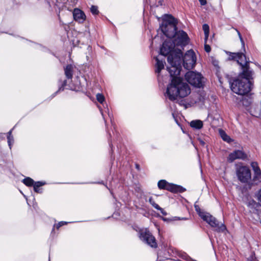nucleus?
Listing matches in <instances>:
<instances>
[{"mask_svg": "<svg viewBox=\"0 0 261 261\" xmlns=\"http://www.w3.org/2000/svg\"><path fill=\"white\" fill-rule=\"evenodd\" d=\"M232 57L233 59H236L238 64L241 66L242 72H243L244 69H245V68H246L249 71H252L250 69L249 66V59H247L246 56L244 54L240 53H233Z\"/></svg>", "mask_w": 261, "mask_h": 261, "instance_id": "9d476101", "label": "nucleus"}, {"mask_svg": "<svg viewBox=\"0 0 261 261\" xmlns=\"http://www.w3.org/2000/svg\"><path fill=\"white\" fill-rule=\"evenodd\" d=\"M158 187L161 189H166L171 192H176L178 191L179 187L174 185H171L168 183L165 180H161L158 182Z\"/></svg>", "mask_w": 261, "mask_h": 261, "instance_id": "ddd939ff", "label": "nucleus"}, {"mask_svg": "<svg viewBox=\"0 0 261 261\" xmlns=\"http://www.w3.org/2000/svg\"><path fill=\"white\" fill-rule=\"evenodd\" d=\"M202 29L204 33L205 40H206L208 37L209 26L207 24H204Z\"/></svg>", "mask_w": 261, "mask_h": 261, "instance_id": "6ab92c4d", "label": "nucleus"}, {"mask_svg": "<svg viewBox=\"0 0 261 261\" xmlns=\"http://www.w3.org/2000/svg\"><path fill=\"white\" fill-rule=\"evenodd\" d=\"M156 210H160L161 211V213L164 216H166L167 215V213L162 208H161L160 206L159 208H156Z\"/></svg>", "mask_w": 261, "mask_h": 261, "instance_id": "c85d7f7f", "label": "nucleus"}, {"mask_svg": "<svg viewBox=\"0 0 261 261\" xmlns=\"http://www.w3.org/2000/svg\"><path fill=\"white\" fill-rule=\"evenodd\" d=\"M45 184L44 182L41 181H38L34 184V189H36V188H39L40 187L43 186Z\"/></svg>", "mask_w": 261, "mask_h": 261, "instance_id": "393cba45", "label": "nucleus"}, {"mask_svg": "<svg viewBox=\"0 0 261 261\" xmlns=\"http://www.w3.org/2000/svg\"><path fill=\"white\" fill-rule=\"evenodd\" d=\"M252 202L254 203V204H256V203L254 201L252 200Z\"/></svg>", "mask_w": 261, "mask_h": 261, "instance_id": "e433bc0d", "label": "nucleus"}, {"mask_svg": "<svg viewBox=\"0 0 261 261\" xmlns=\"http://www.w3.org/2000/svg\"><path fill=\"white\" fill-rule=\"evenodd\" d=\"M201 218L206 221L214 230L219 232H223L226 230V226L223 223H219L217 219L210 215L206 213L205 214H201Z\"/></svg>", "mask_w": 261, "mask_h": 261, "instance_id": "0eeeda50", "label": "nucleus"}, {"mask_svg": "<svg viewBox=\"0 0 261 261\" xmlns=\"http://www.w3.org/2000/svg\"><path fill=\"white\" fill-rule=\"evenodd\" d=\"M23 182L27 186H32L34 185V180L30 177H27L23 180Z\"/></svg>", "mask_w": 261, "mask_h": 261, "instance_id": "aec40b11", "label": "nucleus"}, {"mask_svg": "<svg viewBox=\"0 0 261 261\" xmlns=\"http://www.w3.org/2000/svg\"><path fill=\"white\" fill-rule=\"evenodd\" d=\"M251 166L253 171V181L257 184L261 181V170L256 162H253L251 164Z\"/></svg>", "mask_w": 261, "mask_h": 261, "instance_id": "f8f14e48", "label": "nucleus"}, {"mask_svg": "<svg viewBox=\"0 0 261 261\" xmlns=\"http://www.w3.org/2000/svg\"><path fill=\"white\" fill-rule=\"evenodd\" d=\"M201 144H204V142H201Z\"/></svg>", "mask_w": 261, "mask_h": 261, "instance_id": "ea45409f", "label": "nucleus"}, {"mask_svg": "<svg viewBox=\"0 0 261 261\" xmlns=\"http://www.w3.org/2000/svg\"><path fill=\"white\" fill-rule=\"evenodd\" d=\"M187 81L192 86L200 88L203 85V77L202 75L194 71H189L185 74Z\"/></svg>", "mask_w": 261, "mask_h": 261, "instance_id": "6e6552de", "label": "nucleus"}, {"mask_svg": "<svg viewBox=\"0 0 261 261\" xmlns=\"http://www.w3.org/2000/svg\"><path fill=\"white\" fill-rule=\"evenodd\" d=\"M176 20L171 15L165 16L160 28L165 35L168 38L173 37L177 31Z\"/></svg>", "mask_w": 261, "mask_h": 261, "instance_id": "20e7f679", "label": "nucleus"}, {"mask_svg": "<svg viewBox=\"0 0 261 261\" xmlns=\"http://www.w3.org/2000/svg\"><path fill=\"white\" fill-rule=\"evenodd\" d=\"M155 59L156 62L155 64V72L159 74L161 71L164 68L165 62V61L159 60V59L157 57H155Z\"/></svg>", "mask_w": 261, "mask_h": 261, "instance_id": "2eb2a0df", "label": "nucleus"}, {"mask_svg": "<svg viewBox=\"0 0 261 261\" xmlns=\"http://www.w3.org/2000/svg\"><path fill=\"white\" fill-rule=\"evenodd\" d=\"M195 211L197 212V213L198 214V215H199V216L201 218L202 214H205L206 213L205 212L201 211L198 205H195Z\"/></svg>", "mask_w": 261, "mask_h": 261, "instance_id": "4be33fe9", "label": "nucleus"}, {"mask_svg": "<svg viewBox=\"0 0 261 261\" xmlns=\"http://www.w3.org/2000/svg\"><path fill=\"white\" fill-rule=\"evenodd\" d=\"M250 112H251V114H252V115L256 116V114H257L254 113L253 112V111H252V108H251V111H250Z\"/></svg>", "mask_w": 261, "mask_h": 261, "instance_id": "473e14b6", "label": "nucleus"}, {"mask_svg": "<svg viewBox=\"0 0 261 261\" xmlns=\"http://www.w3.org/2000/svg\"><path fill=\"white\" fill-rule=\"evenodd\" d=\"M204 49L207 53H209L211 51V47L207 44L204 45Z\"/></svg>", "mask_w": 261, "mask_h": 261, "instance_id": "cd10ccee", "label": "nucleus"}, {"mask_svg": "<svg viewBox=\"0 0 261 261\" xmlns=\"http://www.w3.org/2000/svg\"><path fill=\"white\" fill-rule=\"evenodd\" d=\"M159 3H160V4H161V5H162V2L160 1V2H159Z\"/></svg>", "mask_w": 261, "mask_h": 261, "instance_id": "4c0bfd02", "label": "nucleus"}, {"mask_svg": "<svg viewBox=\"0 0 261 261\" xmlns=\"http://www.w3.org/2000/svg\"><path fill=\"white\" fill-rule=\"evenodd\" d=\"M201 144H204V142H201Z\"/></svg>", "mask_w": 261, "mask_h": 261, "instance_id": "58836bf2", "label": "nucleus"}, {"mask_svg": "<svg viewBox=\"0 0 261 261\" xmlns=\"http://www.w3.org/2000/svg\"><path fill=\"white\" fill-rule=\"evenodd\" d=\"M149 201L150 203L155 208H159L160 206L157 204L153 200L152 198H150L149 199Z\"/></svg>", "mask_w": 261, "mask_h": 261, "instance_id": "b1692460", "label": "nucleus"}, {"mask_svg": "<svg viewBox=\"0 0 261 261\" xmlns=\"http://www.w3.org/2000/svg\"><path fill=\"white\" fill-rule=\"evenodd\" d=\"M96 99L98 102L100 103H102L105 100V97L102 94L98 93L96 95Z\"/></svg>", "mask_w": 261, "mask_h": 261, "instance_id": "412c9836", "label": "nucleus"}, {"mask_svg": "<svg viewBox=\"0 0 261 261\" xmlns=\"http://www.w3.org/2000/svg\"><path fill=\"white\" fill-rule=\"evenodd\" d=\"M219 133L222 139L227 142H231L230 138L225 133V132L222 129H219Z\"/></svg>", "mask_w": 261, "mask_h": 261, "instance_id": "a211bd4d", "label": "nucleus"}, {"mask_svg": "<svg viewBox=\"0 0 261 261\" xmlns=\"http://www.w3.org/2000/svg\"><path fill=\"white\" fill-rule=\"evenodd\" d=\"M190 125L193 128L199 129L203 127V122L200 120H193L190 122Z\"/></svg>", "mask_w": 261, "mask_h": 261, "instance_id": "f3484780", "label": "nucleus"}, {"mask_svg": "<svg viewBox=\"0 0 261 261\" xmlns=\"http://www.w3.org/2000/svg\"><path fill=\"white\" fill-rule=\"evenodd\" d=\"M246 158L247 155L244 151L241 150H236L229 154L227 160L231 163L237 159L245 160Z\"/></svg>", "mask_w": 261, "mask_h": 261, "instance_id": "9b49d317", "label": "nucleus"}, {"mask_svg": "<svg viewBox=\"0 0 261 261\" xmlns=\"http://www.w3.org/2000/svg\"><path fill=\"white\" fill-rule=\"evenodd\" d=\"M73 68L74 67L73 65L71 64L67 65L64 68L65 74L67 79H72L73 76Z\"/></svg>", "mask_w": 261, "mask_h": 261, "instance_id": "dca6fc26", "label": "nucleus"}, {"mask_svg": "<svg viewBox=\"0 0 261 261\" xmlns=\"http://www.w3.org/2000/svg\"><path fill=\"white\" fill-rule=\"evenodd\" d=\"M34 191L36 192H39V189L38 188H36V189H34Z\"/></svg>", "mask_w": 261, "mask_h": 261, "instance_id": "f704fd0d", "label": "nucleus"}, {"mask_svg": "<svg viewBox=\"0 0 261 261\" xmlns=\"http://www.w3.org/2000/svg\"><path fill=\"white\" fill-rule=\"evenodd\" d=\"M253 74V71H249L245 68L243 72H241L231 83V90L239 95L247 94L252 89V84L250 80L252 79Z\"/></svg>", "mask_w": 261, "mask_h": 261, "instance_id": "7ed1b4c3", "label": "nucleus"}, {"mask_svg": "<svg viewBox=\"0 0 261 261\" xmlns=\"http://www.w3.org/2000/svg\"><path fill=\"white\" fill-rule=\"evenodd\" d=\"M254 215H255V216L257 217V219L256 220V221H257V220H258V219H259V217H258V215L257 214H254Z\"/></svg>", "mask_w": 261, "mask_h": 261, "instance_id": "72a5a7b5", "label": "nucleus"}, {"mask_svg": "<svg viewBox=\"0 0 261 261\" xmlns=\"http://www.w3.org/2000/svg\"><path fill=\"white\" fill-rule=\"evenodd\" d=\"M91 12L94 15H96L98 13L99 11L96 6H92L91 8Z\"/></svg>", "mask_w": 261, "mask_h": 261, "instance_id": "5701e85b", "label": "nucleus"}, {"mask_svg": "<svg viewBox=\"0 0 261 261\" xmlns=\"http://www.w3.org/2000/svg\"><path fill=\"white\" fill-rule=\"evenodd\" d=\"M235 30H236V31H237V33H238V36L239 37V38H240L242 43L244 45V41L243 40V38L242 37V36L241 35L240 32L237 29H235Z\"/></svg>", "mask_w": 261, "mask_h": 261, "instance_id": "bb28decb", "label": "nucleus"}, {"mask_svg": "<svg viewBox=\"0 0 261 261\" xmlns=\"http://www.w3.org/2000/svg\"><path fill=\"white\" fill-rule=\"evenodd\" d=\"M200 4L202 6L206 5V0H199Z\"/></svg>", "mask_w": 261, "mask_h": 261, "instance_id": "7c9ffc66", "label": "nucleus"}, {"mask_svg": "<svg viewBox=\"0 0 261 261\" xmlns=\"http://www.w3.org/2000/svg\"><path fill=\"white\" fill-rule=\"evenodd\" d=\"M73 16L75 21L79 23H83L86 18L84 12L77 8L74 9L73 11Z\"/></svg>", "mask_w": 261, "mask_h": 261, "instance_id": "4468645a", "label": "nucleus"}, {"mask_svg": "<svg viewBox=\"0 0 261 261\" xmlns=\"http://www.w3.org/2000/svg\"><path fill=\"white\" fill-rule=\"evenodd\" d=\"M236 173L238 180L242 183L247 184L251 179V171L246 166L238 165Z\"/></svg>", "mask_w": 261, "mask_h": 261, "instance_id": "423d86ee", "label": "nucleus"}, {"mask_svg": "<svg viewBox=\"0 0 261 261\" xmlns=\"http://www.w3.org/2000/svg\"><path fill=\"white\" fill-rule=\"evenodd\" d=\"M65 224H67V222H63V221L59 222L57 225V228H59L60 227H61V226H62L63 225H64Z\"/></svg>", "mask_w": 261, "mask_h": 261, "instance_id": "c756f323", "label": "nucleus"}, {"mask_svg": "<svg viewBox=\"0 0 261 261\" xmlns=\"http://www.w3.org/2000/svg\"><path fill=\"white\" fill-rule=\"evenodd\" d=\"M189 42L187 34L182 30L177 31L173 36V39H168L164 42L160 49L161 54L168 57V62L170 65H174L176 57L180 59L181 49L187 45Z\"/></svg>", "mask_w": 261, "mask_h": 261, "instance_id": "f03ea898", "label": "nucleus"}, {"mask_svg": "<svg viewBox=\"0 0 261 261\" xmlns=\"http://www.w3.org/2000/svg\"><path fill=\"white\" fill-rule=\"evenodd\" d=\"M181 57H182V64L185 68L191 69L195 67L197 58L195 53L193 50L190 49L188 50L184 56L181 54L180 58ZM180 64H181V62ZM180 70L181 65H180Z\"/></svg>", "mask_w": 261, "mask_h": 261, "instance_id": "39448f33", "label": "nucleus"}, {"mask_svg": "<svg viewBox=\"0 0 261 261\" xmlns=\"http://www.w3.org/2000/svg\"><path fill=\"white\" fill-rule=\"evenodd\" d=\"M140 238L143 242L152 248L157 247V243L155 238L147 229H142L140 232Z\"/></svg>", "mask_w": 261, "mask_h": 261, "instance_id": "1a4fd4ad", "label": "nucleus"}, {"mask_svg": "<svg viewBox=\"0 0 261 261\" xmlns=\"http://www.w3.org/2000/svg\"><path fill=\"white\" fill-rule=\"evenodd\" d=\"M12 131V130L11 129L9 132L8 136L7 137L8 142L10 146H11V140H13V137H12V136H11Z\"/></svg>", "mask_w": 261, "mask_h": 261, "instance_id": "a878e982", "label": "nucleus"}, {"mask_svg": "<svg viewBox=\"0 0 261 261\" xmlns=\"http://www.w3.org/2000/svg\"><path fill=\"white\" fill-rule=\"evenodd\" d=\"M66 81H64V83H63V86H65V85H66Z\"/></svg>", "mask_w": 261, "mask_h": 261, "instance_id": "c9c22d12", "label": "nucleus"}, {"mask_svg": "<svg viewBox=\"0 0 261 261\" xmlns=\"http://www.w3.org/2000/svg\"><path fill=\"white\" fill-rule=\"evenodd\" d=\"M248 261H256L255 258L253 256H251L250 258H248Z\"/></svg>", "mask_w": 261, "mask_h": 261, "instance_id": "2f4dec72", "label": "nucleus"}, {"mask_svg": "<svg viewBox=\"0 0 261 261\" xmlns=\"http://www.w3.org/2000/svg\"><path fill=\"white\" fill-rule=\"evenodd\" d=\"M176 60L174 65L167 67L171 77L170 84L167 88L166 94L169 99L172 101L177 99V97H185L191 93L189 86L182 82L178 75L180 73V59L176 57Z\"/></svg>", "mask_w": 261, "mask_h": 261, "instance_id": "f257e3e1", "label": "nucleus"}]
</instances>
